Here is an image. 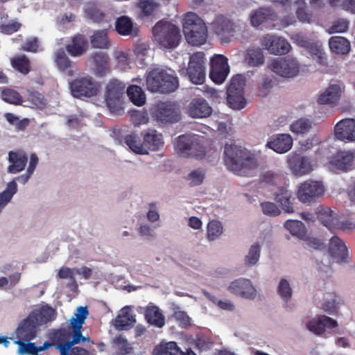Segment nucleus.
Wrapping results in <instances>:
<instances>
[{
    "label": "nucleus",
    "instance_id": "1",
    "mask_svg": "<svg viewBox=\"0 0 355 355\" xmlns=\"http://www.w3.org/2000/svg\"><path fill=\"white\" fill-rule=\"evenodd\" d=\"M224 148L225 164L235 174L246 176L257 167L256 159L246 149L234 144H225Z\"/></svg>",
    "mask_w": 355,
    "mask_h": 355
},
{
    "label": "nucleus",
    "instance_id": "2",
    "mask_svg": "<svg viewBox=\"0 0 355 355\" xmlns=\"http://www.w3.org/2000/svg\"><path fill=\"white\" fill-rule=\"evenodd\" d=\"M183 33L188 43L193 46L205 44L208 37L207 28L203 20L193 12L186 13L182 21Z\"/></svg>",
    "mask_w": 355,
    "mask_h": 355
},
{
    "label": "nucleus",
    "instance_id": "3",
    "mask_svg": "<svg viewBox=\"0 0 355 355\" xmlns=\"http://www.w3.org/2000/svg\"><path fill=\"white\" fill-rule=\"evenodd\" d=\"M146 86L152 92L168 94L178 88L179 81L177 76L169 74L164 70L154 69L148 73Z\"/></svg>",
    "mask_w": 355,
    "mask_h": 355
},
{
    "label": "nucleus",
    "instance_id": "4",
    "mask_svg": "<svg viewBox=\"0 0 355 355\" xmlns=\"http://www.w3.org/2000/svg\"><path fill=\"white\" fill-rule=\"evenodd\" d=\"M154 40L165 49H175L181 40L180 31L173 24L159 21L153 28Z\"/></svg>",
    "mask_w": 355,
    "mask_h": 355
},
{
    "label": "nucleus",
    "instance_id": "5",
    "mask_svg": "<svg viewBox=\"0 0 355 355\" xmlns=\"http://www.w3.org/2000/svg\"><path fill=\"white\" fill-rule=\"evenodd\" d=\"M125 85L118 80H111L106 87L105 101L110 112L120 114L123 111Z\"/></svg>",
    "mask_w": 355,
    "mask_h": 355
},
{
    "label": "nucleus",
    "instance_id": "6",
    "mask_svg": "<svg viewBox=\"0 0 355 355\" xmlns=\"http://www.w3.org/2000/svg\"><path fill=\"white\" fill-rule=\"evenodd\" d=\"M245 81L243 76L236 75L232 78L227 89V102L229 107L234 110H241L246 105L244 97Z\"/></svg>",
    "mask_w": 355,
    "mask_h": 355
},
{
    "label": "nucleus",
    "instance_id": "7",
    "mask_svg": "<svg viewBox=\"0 0 355 355\" xmlns=\"http://www.w3.org/2000/svg\"><path fill=\"white\" fill-rule=\"evenodd\" d=\"M205 57L203 52L193 53L189 58L188 67L182 69L189 80L195 85H202L205 80Z\"/></svg>",
    "mask_w": 355,
    "mask_h": 355
},
{
    "label": "nucleus",
    "instance_id": "8",
    "mask_svg": "<svg viewBox=\"0 0 355 355\" xmlns=\"http://www.w3.org/2000/svg\"><path fill=\"white\" fill-rule=\"evenodd\" d=\"M69 85L72 95L78 98L96 96L101 88L98 83L90 76L76 78Z\"/></svg>",
    "mask_w": 355,
    "mask_h": 355
},
{
    "label": "nucleus",
    "instance_id": "9",
    "mask_svg": "<svg viewBox=\"0 0 355 355\" xmlns=\"http://www.w3.org/2000/svg\"><path fill=\"white\" fill-rule=\"evenodd\" d=\"M199 139L197 135H180L175 142V149L181 155L202 158L205 153L204 148L199 145Z\"/></svg>",
    "mask_w": 355,
    "mask_h": 355
},
{
    "label": "nucleus",
    "instance_id": "10",
    "mask_svg": "<svg viewBox=\"0 0 355 355\" xmlns=\"http://www.w3.org/2000/svg\"><path fill=\"white\" fill-rule=\"evenodd\" d=\"M153 118L162 124L173 123L180 119V115L174 103L160 102L151 110Z\"/></svg>",
    "mask_w": 355,
    "mask_h": 355
},
{
    "label": "nucleus",
    "instance_id": "11",
    "mask_svg": "<svg viewBox=\"0 0 355 355\" xmlns=\"http://www.w3.org/2000/svg\"><path fill=\"white\" fill-rule=\"evenodd\" d=\"M324 193V187L322 182L309 180L300 184L297 196L300 201L306 203L315 201Z\"/></svg>",
    "mask_w": 355,
    "mask_h": 355
},
{
    "label": "nucleus",
    "instance_id": "12",
    "mask_svg": "<svg viewBox=\"0 0 355 355\" xmlns=\"http://www.w3.org/2000/svg\"><path fill=\"white\" fill-rule=\"evenodd\" d=\"M269 68L272 71L282 77H293L297 75L300 65L295 58L288 57L271 60Z\"/></svg>",
    "mask_w": 355,
    "mask_h": 355
},
{
    "label": "nucleus",
    "instance_id": "13",
    "mask_svg": "<svg viewBox=\"0 0 355 355\" xmlns=\"http://www.w3.org/2000/svg\"><path fill=\"white\" fill-rule=\"evenodd\" d=\"M354 157L353 151L338 150L330 158L328 168L335 173L349 171L352 169Z\"/></svg>",
    "mask_w": 355,
    "mask_h": 355
},
{
    "label": "nucleus",
    "instance_id": "14",
    "mask_svg": "<svg viewBox=\"0 0 355 355\" xmlns=\"http://www.w3.org/2000/svg\"><path fill=\"white\" fill-rule=\"evenodd\" d=\"M210 65V79L216 84L223 83L230 72L227 58L223 55H216L211 58Z\"/></svg>",
    "mask_w": 355,
    "mask_h": 355
},
{
    "label": "nucleus",
    "instance_id": "15",
    "mask_svg": "<svg viewBox=\"0 0 355 355\" xmlns=\"http://www.w3.org/2000/svg\"><path fill=\"white\" fill-rule=\"evenodd\" d=\"M261 45L275 55L286 54L291 49L290 44L285 39L269 34L261 38Z\"/></svg>",
    "mask_w": 355,
    "mask_h": 355
},
{
    "label": "nucleus",
    "instance_id": "16",
    "mask_svg": "<svg viewBox=\"0 0 355 355\" xmlns=\"http://www.w3.org/2000/svg\"><path fill=\"white\" fill-rule=\"evenodd\" d=\"M214 32L219 37L221 43H228L234 33V23L225 17L218 16L212 23Z\"/></svg>",
    "mask_w": 355,
    "mask_h": 355
},
{
    "label": "nucleus",
    "instance_id": "17",
    "mask_svg": "<svg viewBox=\"0 0 355 355\" xmlns=\"http://www.w3.org/2000/svg\"><path fill=\"white\" fill-rule=\"evenodd\" d=\"M32 318L33 315H28L19 324L15 331L17 340L31 341L37 336V327L39 325Z\"/></svg>",
    "mask_w": 355,
    "mask_h": 355
},
{
    "label": "nucleus",
    "instance_id": "18",
    "mask_svg": "<svg viewBox=\"0 0 355 355\" xmlns=\"http://www.w3.org/2000/svg\"><path fill=\"white\" fill-rule=\"evenodd\" d=\"M187 113L194 119L206 118L211 114L212 108L205 98H196L189 103Z\"/></svg>",
    "mask_w": 355,
    "mask_h": 355
},
{
    "label": "nucleus",
    "instance_id": "19",
    "mask_svg": "<svg viewBox=\"0 0 355 355\" xmlns=\"http://www.w3.org/2000/svg\"><path fill=\"white\" fill-rule=\"evenodd\" d=\"M229 290L232 293L246 299H254L257 295V291L251 281L247 279L241 278L232 282Z\"/></svg>",
    "mask_w": 355,
    "mask_h": 355
},
{
    "label": "nucleus",
    "instance_id": "20",
    "mask_svg": "<svg viewBox=\"0 0 355 355\" xmlns=\"http://www.w3.org/2000/svg\"><path fill=\"white\" fill-rule=\"evenodd\" d=\"M335 137L341 141H355V120L345 119L339 121L334 128Z\"/></svg>",
    "mask_w": 355,
    "mask_h": 355
},
{
    "label": "nucleus",
    "instance_id": "21",
    "mask_svg": "<svg viewBox=\"0 0 355 355\" xmlns=\"http://www.w3.org/2000/svg\"><path fill=\"white\" fill-rule=\"evenodd\" d=\"M288 184L284 186L278 187L274 191V198L280 205L282 209L286 213L294 212L293 201L295 198L292 196V192L288 189Z\"/></svg>",
    "mask_w": 355,
    "mask_h": 355
},
{
    "label": "nucleus",
    "instance_id": "22",
    "mask_svg": "<svg viewBox=\"0 0 355 355\" xmlns=\"http://www.w3.org/2000/svg\"><path fill=\"white\" fill-rule=\"evenodd\" d=\"M306 328L316 335L323 334L326 329H333L338 327L336 320L324 315H320L315 320L309 321Z\"/></svg>",
    "mask_w": 355,
    "mask_h": 355
},
{
    "label": "nucleus",
    "instance_id": "23",
    "mask_svg": "<svg viewBox=\"0 0 355 355\" xmlns=\"http://www.w3.org/2000/svg\"><path fill=\"white\" fill-rule=\"evenodd\" d=\"M54 62L58 69L68 76H73L78 73L76 64L68 58L62 49H59L55 52Z\"/></svg>",
    "mask_w": 355,
    "mask_h": 355
},
{
    "label": "nucleus",
    "instance_id": "24",
    "mask_svg": "<svg viewBox=\"0 0 355 355\" xmlns=\"http://www.w3.org/2000/svg\"><path fill=\"white\" fill-rule=\"evenodd\" d=\"M28 155L22 150L10 151L8 160L10 164L7 171L11 174H16L24 170L28 162Z\"/></svg>",
    "mask_w": 355,
    "mask_h": 355
},
{
    "label": "nucleus",
    "instance_id": "25",
    "mask_svg": "<svg viewBox=\"0 0 355 355\" xmlns=\"http://www.w3.org/2000/svg\"><path fill=\"white\" fill-rule=\"evenodd\" d=\"M89 48L87 37L83 34L77 33L71 39V43L65 46L67 53L72 57H80L85 54Z\"/></svg>",
    "mask_w": 355,
    "mask_h": 355
},
{
    "label": "nucleus",
    "instance_id": "26",
    "mask_svg": "<svg viewBox=\"0 0 355 355\" xmlns=\"http://www.w3.org/2000/svg\"><path fill=\"white\" fill-rule=\"evenodd\" d=\"M288 163L293 173L297 176L308 174L313 170L311 161L306 157L294 155L288 159Z\"/></svg>",
    "mask_w": 355,
    "mask_h": 355
},
{
    "label": "nucleus",
    "instance_id": "27",
    "mask_svg": "<svg viewBox=\"0 0 355 355\" xmlns=\"http://www.w3.org/2000/svg\"><path fill=\"white\" fill-rule=\"evenodd\" d=\"M329 252L337 262H347L348 250L345 243L339 237L334 236L329 241Z\"/></svg>",
    "mask_w": 355,
    "mask_h": 355
},
{
    "label": "nucleus",
    "instance_id": "28",
    "mask_svg": "<svg viewBox=\"0 0 355 355\" xmlns=\"http://www.w3.org/2000/svg\"><path fill=\"white\" fill-rule=\"evenodd\" d=\"M266 146L277 153H285L291 148L293 138L288 134L277 135L274 139L268 141Z\"/></svg>",
    "mask_w": 355,
    "mask_h": 355
},
{
    "label": "nucleus",
    "instance_id": "29",
    "mask_svg": "<svg viewBox=\"0 0 355 355\" xmlns=\"http://www.w3.org/2000/svg\"><path fill=\"white\" fill-rule=\"evenodd\" d=\"M144 139V145L147 151L157 150L163 146L164 141L162 135L157 130L148 129L141 133Z\"/></svg>",
    "mask_w": 355,
    "mask_h": 355
},
{
    "label": "nucleus",
    "instance_id": "30",
    "mask_svg": "<svg viewBox=\"0 0 355 355\" xmlns=\"http://www.w3.org/2000/svg\"><path fill=\"white\" fill-rule=\"evenodd\" d=\"M275 13L268 8H260L259 9L253 10L250 15V22L254 27H258L267 21H275Z\"/></svg>",
    "mask_w": 355,
    "mask_h": 355
},
{
    "label": "nucleus",
    "instance_id": "31",
    "mask_svg": "<svg viewBox=\"0 0 355 355\" xmlns=\"http://www.w3.org/2000/svg\"><path fill=\"white\" fill-rule=\"evenodd\" d=\"M38 325L46 324L53 320L56 317L55 309L49 306H44L40 309L33 311L30 314Z\"/></svg>",
    "mask_w": 355,
    "mask_h": 355
},
{
    "label": "nucleus",
    "instance_id": "32",
    "mask_svg": "<svg viewBox=\"0 0 355 355\" xmlns=\"http://www.w3.org/2000/svg\"><path fill=\"white\" fill-rule=\"evenodd\" d=\"M342 304H343V300L340 296L335 293H327L320 308L324 311L332 315L338 313L339 305Z\"/></svg>",
    "mask_w": 355,
    "mask_h": 355
},
{
    "label": "nucleus",
    "instance_id": "33",
    "mask_svg": "<svg viewBox=\"0 0 355 355\" xmlns=\"http://www.w3.org/2000/svg\"><path fill=\"white\" fill-rule=\"evenodd\" d=\"M145 318L146 321L158 328L165 324V318L160 309L155 305H148L145 309Z\"/></svg>",
    "mask_w": 355,
    "mask_h": 355
},
{
    "label": "nucleus",
    "instance_id": "34",
    "mask_svg": "<svg viewBox=\"0 0 355 355\" xmlns=\"http://www.w3.org/2000/svg\"><path fill=\"white\" fill-rule=\"evenodd\" d=\"M123 141L132 151L137 154L146 155L148 153L144 147V141H141V137L135 132L125 135Z\"/></svg>",
    "mask_w": 355,
    "mask_h": 355
},
{
    "label": "nucleus",
    "instance_id": "35",
    "mask_svg": "<svg viewBox=\"0 0 355 355\" xmlns=\"http://www.w3.org/2000/svg\"><path fill=\"white\" fill-rule=\"evenodd\" d=\"M153 355H186L174 341L161 342L156 345L153 351Z\"/></svg>",
    "mask_w": 355,
    "mask_h": 355
},
{
    "label": "nucleus",
    "instance_id": "36",
    "mask_svg": "<svg viewBox=\"0 0 355 355\" xmlns=\"http://www.w3.org/2000/svg\"><path fill=\"white\" fill-rule=\"evenodd\" d=\"M301 46H304L309 52L314 56V59L320 64H327V57L324 52L322 45L317 43H311L304 38H302L300 42Z\"/></svg>",
    "mask_w": 355,
    "mask_h": 355
},
{
    "label": "nucleus",
    "instance_id": "37",
    "mask_svg": "<svg viewBox=\"0 0 355 355\" xmlns=\"http://www.w3.org/2000/svg\"><path fill=\"white\" fill-rule=\"evenodd\" d=\"M340 92V87L338 85H330L325 92L319 96L318 103L321 105L334 104L338 101Z\"/></svg>",
    "mask_w": 355,
    "mask_h": 355
},
{
    "label": "nucleus",
    "instance_id": "38",
    "mask_svg": "<svg viewBox=\"0 0 355 355\" xmlns=\"http://www.w3.org/2000/svg\"><path fill=\"white\" fill-rule=\"evenodd\" d=\"M329 45L332 52L336 54H347L350 49V42L344 37L334 36L329 40Z\"/></svg>",
    "mask_w": 355,
    "mask_h": 355
},
{
    "label": "nucleus",
    "instance_id": "39",
    "mask_svg": "<svg viewBox=\"0 0 355 355\" xmlns=\"http://www.w3.org/2000/svg\"><path fill=\"white\" fill-rule=\"evenodd\" d=\"M316 213L318 220L328 229L331 230L337 224L338 218L330 208L318 207Z\"/></svg>",
    "mask_w": 355,
    "mask_h": 355
},
{
    "label": "nucleus",
    "instance_id": "40",
    "mask_svg": "<svg viewBox=\"0 0 355 355\" xmlns=\"http://www.w3.org/2000/svg\"><path fill=\"white\" fill-rule=\"evenodd\" d=\"M98 76H105L109 72V56L107 53L96 52L92 55Z\"/></svg>",
    "mask_w": 355,
    "mask_h": 355
},
{
    "label": "nucleus",
    "instance_id": "41",
    "mask_svg": "<svg viewBox=\"0 0 355 355\" xmlns=\"http://www.w3.org/2000/svg\"><path fill=\"white\" fill-rule=\"evenodd\" d=\"M244 61L250 67H257L263 64L264 55L262 50L257 47L249 48L245 53Z\"/></svg>",
    "mask_w": 355,
    "mask_h": 355
},
{
    "label": "nucleus",
    "instance_id": "42",
    "mask_svg": "<svg viewBox=\"0 0 355 355\" xmlns=\"http://www.w3.org/2000/svg\"><path fill=\"white\" fill-rule=\"evenodd\" d=\"M134 316L131 315L126 308H123L114 320V326L117 329L124 330L132 327L135 322Z\"/></svg>",
    "mask_w": 355,
    "mask_h": 355
},
{
    "label": "nucleus",
    "instance_id": "43",
    "mask_svg": "<svg viewBox=\"0 0 355 355\" xmlns=\"http://www.w3.org/2000/svg\"><path fill=\"white\" fill-rule=\"evenodd\" d=\"M10 63L16 71L24 75H26L31 71V61L24 54L13 57Z\"/></svg>",
    "mask_w": 355,
    "mask_h": 355
},
{
    "label": "nucleus",
    "instance_id": "44",
    "mask_svg": "<svg viewBox=\"0 0 355 355\" xmlns=\"http://www.w3.org/2000/svg\"><path fill=\"white\" fill-rule=\"evenodd\" d=\"M284 227L291 234L304 239L306 235V230L304 223L297 220H288L284 223Z\"/></svg>",
    "mask_w": 355,
    "mask_h": 355
},
{
    "label": "nucleus",
    "instance_id": "45",
    "mask_svg": "<svg viewBox=\"0 0 355 355\" xmlns=\"http://www.w3.org/2000/svg\"><path fill=\"white\" fill-rule=\"evenodd\" d=\"M127 95L131 102L137 106H142L146 103V95L137 85H130L127 89Z\"/></svg>",
    "mask_w": 355,
    "mask_h": 355
},
{
    "label": "nucleus",
    "instance_id": "46",
    "mask_svg": "<svg viewBox=\"0 0 355 355\" xmlns=\"http://www.w3.org/2000/svg\"><path fill=\"white\" fill-rule=\"evenodd\" d=\"M89 40L92 46L94 49H104L110 46L107 35L105 31H95Z\"/></svg>",
    "mask_w": 355,
    "mask_h": 355
},
{
    "label": "nucleus",
    "instance_id": "47",
    "mask_svg": "<svg viewBox=\"0 0 355 355\" xmlns=\"http://www.w3.org/2000/svg\"><path fill=\"white\" fill-rule=\"evenodd\" d=\"M262 181L277 188L286 185L288 180L283 173L268 171L263 175Z\"/></svg>",
    "mask_w": 355,
    "mask_h": 355
},
{
    "label": "nucleus",
    "instance_id": "48",
    "mask_svg": "<svg viewBox=\"0 0 355 355\" xmlns=\"http://www.w3.org/2000/svg\"><path fill=\"white\" fill-rule=\"evenodd\" d=\"M85 12L87 18L97 23L104 21L105 17V13L98 8L95 3L93 2H89L87 3Z\"/></svg>",
    "mask_w": 355,
    "mask_h": 355
},
{
    "label": "nucleus",
    "instance_id": "49",
    "mask_svg": "<svg viewBox=\"0 0 355 355\" xmlns=\"http://www.w3.org/2000/svg\"><path fill=\"white\" fill-rule=\"evenodd\" d=\"M15 343L18 345L17 353L19 355H38L37 346L34 343L17 339Z\"/></svg>",
    "mask_w": 355,
    "mask_h": 355
},
{
    "label": "nucleus",
    "instance_id": "50",
    "mask_svg": "<svg viewBox=\"0 0 355 355\" xmlns=\"http://www.w3.org/2000/svg\"><path fill=\"white\" fill-rule=\"evenodd\" d=\"M115 28L119 34L128 35L132 33L133 24L130 18L122 16L116 21Z\"/></svg>",
    "mask_w": 355,
    "mask_h": 355
},
{
    "label": "nucleus",
    "instance_id": "51",
    "mask_svg": "<svg viewBox=\"0 0 355 355\" xmlns=\"http://www.w3.org/2000/svg\"><path fill=\"white\" fill-rule=\"evenodd\" d=\"M130 121L135 126L146 124L149 121L148 112L143 109L141 110H132L129 111Z\"/></svg>",
    "mask_w": 355,
    "mask_h": 355
},
{
    "label": "nucleus",
    "instance_id": "52",
    "mask_svg": "<svg viewBox=\"0 0 355 355\" xmlns=\"http://www.w3.org/2000/svg\"><path fill=\"white\" fill-rule=\"evenodd\" d=\"M312 127L310 120L301 118L291 125V130L296 134H304L308 132Z\"/></svg>",
    "mask_w": 355,
    "mask_h": 355
},
{
    "label": "nucleus",
    "instance_id": "53",
    "mask_svg": "<svg viewBox=\"0 0 355 355\" xmlns=\"http://www.w3.org/2000/svg\"><path fill=\"white\" fill-rule=\"evenodd\" d=\"M222 223L216 220H211L207 225V239L214 241L219 237L223 233Z\"/></svg>",
    "mask_w": 355,
    "mask_h": 355
},
{
    "label": "nucleus",
    "instance_id": "54",
    "mask_svg": "<svg viewBox=\"0 0 355 355\" xmlns=\"http://www.w3.org/2000/svg\"><path fill=\"white\" fill-rule=\"evenodd\" d=\"M300 6L296 10V16L302 23L310 24L312 21V14L306 10V2L304 0H299L296 2Z\"/></svg>",
    "mask_w": 355,
    "mask_h": 355
},
{
    "label": "nucleus",
    "instance_id": "55",
    "mask_svg": "<svg viewBox=\"0 0 355 355\" xmlns=\"http://www.w3.org/2000/svg\"><path fill=\"white\" fill-rule=\"evenodd\" d=\"M2 99L9 103L18 105L22 102L19 93L12 89H4L1 92Z\"/></svg>",
    "mask_w": 355,
    "mask_h": 355
},
{
    "label": "nucleus",
    "instance_id": "56",
    "mask_svg": "<svg viewBox=\"0 0 355 355\" xmlns=\"http://www.w3.org/2000/svg\"><path fill=\"white\" fill-rule=\"evenodd\" d=\"M114 343L118 352L121 355H126L132 352V347L128 340L122 335H119L114 338Z\"/></svg>",
    "mask_w": 355,
    "mask_h": 355
},
{
    "label": "nucleus",
    "instance_id": "57",
    "mask_svg": "<svg viewBox=\"0 0 355 355\" xmlns=\"http://www.w3.org/2000/svg\"><path fill=\"white\" fill-rule=\"evenodd\" d=\"M277 293L286 302H288L292 297V289L290 284L285 279H282L277 288Z\"/></svg>",
    "mask_w": 355,
    "mask_h": 355
},
{
    "label": "nucleus",
    "instance_id": "58",
    "mask_svg": "<svg viewBox=\"0 0 355 355\" xmlns=\"http://www.w3.org/2000/svg\"><path fill=\"white\" fill-rule=\"evenodd\" d=\"M260 257V246L259 244L252 245L249 250L248 255L245 258V263L251 266L255 265Z\"/></svg>",
    "mask_w": 355,
    "mask_h": 355
},
{
    "label": "nucleus",
    "instance_id": "59",
    "mask_svg": "<svg viewBox=\"0 0 355 355\" xmlns=\"http://www.w3.org/2000/svg\"><path fill=\"white\" fill-rule=\"evenodd\" d=\"M172 317L179 323V325L182 327H187L191 325V319L187 313L180 310L179 308H176Z\"/></svg>",
    "mask_w": 355,
    "mask_h": 355
},
{
    "label": "nucleus",
    "instance_id": "60",
    "mask_svg": "<svg viewBox=\"0 0 355 355\" xmlns=\"http://www.w3.org/2000/svg\"><path fill=\"white\" fill-rule=\"evenodd\" d=\"M349 28V21L347 19H339L334 21L329 28V33H345Z\"/></svg>",
    "mask_w": 355,
    "mask_h": 355
},
{
    "label": "nucleus",
    "instance_id": "61",
    "mask_svg": "<svg viewBox=\"0 0 355 355\" xmlns=\"http://www.w3.org/2000/svg\"><path fill=\"white\" fill-rule=\"evenodd\" d=\"M261 207L263 213L269 216H277L281 213L278 207L272 202H263L261 203Z\"/></svg>",
    "mask_w": 355,
    "mask_h": 355
},
{
    "label": "nucleus",
    "instance_id": "62",
    "mask_svg": "<svg viewBox=\"0 0 355 355\" xmlns=\"http://www.w3.org/2000/svg\"><path fill=\"white\" fill-rule=\"evenodd\" d=\"M149 50L148 45L144 43L137 44L133 49L137 60H139L141 64H144V58Z\"/></svg>",
    "mask_w": 355,
    "mask_h": 355
},
{
    "label": "nucleus",
    "instance_id": "63",
    "mask_svg": "<svg viewBox=\"0 0 355 355\" xmlns=\"http://www.w3.org/2000/svg\"><path fill=\"white\" fill-rule=\"evenodd\" d=\"M272 87V80L270 78H263L261 83L259 85L258 95L261 97L266 96Z\"/></svg>",
    "mask_w": 355,
    "mask_h": 355
},
{
    "label": "nucleus",
    "instance_id": "64",
    "mask_svg": "<svg viewBox=\"0 0 355 355\" xmlns=\"http://www.w3.org/2000/svg\"><path fill=\"white\" fill-rule=\"evenodd\" d=\"M158 4L150 0H145L140 3L141 11L145 16H149L153 14Z\"/></svg>",
    "mask_w": 355,
    "mask_h": 355
}]
</instances>
